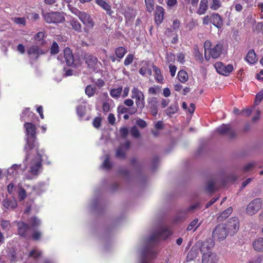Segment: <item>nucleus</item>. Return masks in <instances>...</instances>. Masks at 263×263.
<instances>
[{"label": "nucleus", "mask_w": 263, "mask_h": 263, "mask_svg": "<svg viewBox=\"0 0 263 263\" xmlns=\"http://www.w3.org/2000/svg\"><path fill=\"white\" fill-rule=\"evenodd\" d=\"M134 59V56L133 54H128L126 57V59L124 60V64L125 66H127L131 64Z\"/></svg>", "instance_id": "obj_50"}, {"label": "nucleus", "mask_w": 263, "mask_h": 263, "mask_svg": "<svg viewBox=\"0 0 263 263\" xmlns=\"http://www.w3.org/2000/svg\"><path fill=\"white\" fill-rule=\"evenodd\" d=\"M198 253V248L196 247L195 245L192 248L191 250L188 253L187 255V259L188 260H191L193 259L194 258H195L197 256Z\"/></svg>", "instance_id": "obj_29"}, {"label": "nucleus", "mask_w": 263, "mask_h": 263, "mask_svg": "<svg viewBox=\"0 0 263 263\" xmlns=\"http://www.w3.org/2000/svg\"><path fill=\"white\" fill-rule=\"evenodd\" d=\"M130 142L126 141L124 144H121L117 149L116 157L120 159H124L126 157V152L129 149Z\"/></svg>", "instance_id": "obj_14"}, {"label": "nucleus", "mask_w": 263, "mask_h": 263, "mask_svg": "<svg viewBox=\"0 0 263 263\" xmlns=\"http://www.w3.org/2000/svg\"><path fill=\"white\" fill-rule=\"evenodd\" d=\"M222 47L221 44H217L210 51L211 57L214 59L218 58L221 53Z\"/></svg>", "instance_id": "obj_20"}, {"label": "nucleus", "mask_w": 263, "mask_h": 263, "mask_svg": "<svg viewBox=\"0 0 263 263\" xmlns=\"http://www.w3.org/2000/svg\"><path fill=\"white\" fill-rule=\"evenodd\" d=\"M96 3L106 11V13L111 15L113 11L111 9V6L104 0H96Z\"/></svg>", "instance_id": "obj_21"}, {"label": "nucleus", "mask_w": 263, "mask_h": 263, "mask_svg": "<svg viewBox=\"0 0 263 263\" xmlns=\"http://www.w3.org/2000/svg\"><path fill=\"white\" fill-rule=\"evenodd\" d=\"M3 204L4 206L6 209H14L17 206V203L16 200L14 199H6L3 200Z\"/></svg>", "instance_id": "obj_22"}, {"label": "nucleus", "mask_w": 263, "mask_h": 263, "mask_svg": "<svg viewBox=\"0 0 263 263\" xmlns=\"http://www.w3.org/2000/svg\"><path fill=\"white\" fill-rule=\"evenodd\" d=\"M115 120L116 119L114 115L113 114H109L108 116V122L110 124L113 125L115 122Z\"/></svg>", "instance_id": "obj_61"}, {"label": "nucleus", "mask_w": 263, "mask_h": 263, "mask_svg": "<svg viewBox=\"0 0 263 263\" xmlns=\"http://www.w3.org/2000/svg\"><path fill=\"white\" fill-rule=\"evenodd\" d=\"M24 126L27 134L30 135L31 137H34L36 134L35 126L30 123H25Z\"/></svg>", "instance_id": "obj_27"}, {"label": "nucleus", "mask_w": 263, "mask_h": 263, "mask_svg": "<svg viewBox=\"0 0 263 263\" xmlns=\"http://www.w3.org/2000/svg\"><path fill=\"white\" fill-rule=\"evenodd\" d=\"M78 12L77 16L86 27L89 28H92L94 27L95 23L89 14L84 12Z\"/></svg>", "instance_id": "obj_9"}, {"label": "nucleus", "mask_w": 263, "mask_h": 263, "mask_svg": "<svg viewBox=\"0 0 263 263\" xmlns=\"http://www.w3.org/2000/svg\"><path fill=\"white\" fill-rule=\"evenodd\" d=\"M102 109L104 112H107L109 111L110 110V106H109V103L107 102H104L103 104Z\"/></svg>", "instance_id": "obj_64"}, {"label": "nucleus", "mask_w": 263, "mask_h": 263, "mask_svg": "<svg viewBox=\"0 0 263 263\" xmlns=\"http://www.w3.org/2000/svg\"><path fill=\"white\" fill-rule=\"evenodd\" d=\"M169 68L171 76L174 77L177 69L175 65H170Z\"/></svg>", "instance_id": "obj_62"}, {"label": "nucleus", "mask_w": 263, "mask_h": 263, "mask_svg": "<svg viewBox=\"0 0 263 263\" xmlns=\"http://www.w3.org/2000/svg\"><path fill=\"white\" fill-rule=\"evenodd\" d=\"M14 22L17 24H21L25 26L26 24V20L24 17L15 18Z\"/></svg>", "instance_id": "obj_54"}, {"label": "nucleus", "mask_w": 263, "mask_h": 263, "mask_svg": "<svg viewBox=\"0 0 263 263\" xmlns=\"http://www.w3.org/2000/svg\"><path fill=\"white\" fill-rule=\"evenodd\" d=\"M41 160L37 161L30 167V172L33 175H37L39 170L40 167H41Z\"/></svg>", "instance_id": "obj_31"}, {"label": "nucleus", "mask_w": 263, "mask_h": 263, "mask_svg": "<svg viewBox=\"0 0 263 263\" xmlns=\"http://www.w3.org/2000/svg\"><path fill=\"white\" fill-rule=\"evenodd\" d=\"M246 60L250 64H254L257 61L256 55L254 50L251 49L248 51Z\"/></svg>", "instance_id": "obj_25"}, {"label": "nucleus", "mask_w": 263, "mask_h": 263, "mask_svg": "<svg viewBox=\"0 0 263 263\" xmlns=\"http://www.w3.org/2000/svg\"><path fill=\"white\" fill-rule=\"evenodd\" d=\"M122 91V87H119L117 89H112L110 91V95L112 97H119Z\"/></svg>", "instance_id": "obj_41"}, {"label": "nucleus", "mask_w": 263, "mask_h": 263, "mask_svg": "<svg viewBox=\"0 0 263 263\" xmlns=\"http://www.w3.org/2000/svg\"><path fill=\"white\" fill-rule=\"evenodd\" d=\"M69 24L71 26L72 28L77 32H81L82 25L80 23L76 18H72L69 21Z\"/></svg>", "instance_id": "obj_24"}, {"label": "nucleus", "mask_w": 263, "mask_h": 263, "mask_svg": "<svg viewBox=\"0 0 263 263\" xmlns=\"http://www.w3.org/2000/svg\"><path fill=\"white\" fill-rule=\"evenodd\" d=\"M194 50L195 58L198 60L202 61V54L199 52V49L197 46L195 47Z\"/></svg>", "instance_id": "obj_49"}, {"label": "nucleus", "mask_w": 263, "mask_h": 263, "mask_svg": "<svg viewBox=\"0 0 263 263\" xmlns=\"http://www.w3.org/2000/svg\"><path fill=\"white\" fill-rule=\"evenodd\" d=\"M132 92V98L136 99V104L137 108L142 110L145 106L144 95L141 91L136 87L133 88Z\"/></svg>", "instance_id": "obj_6"}, {"label": "nucleus", "mask_w": 263, "mask_h": 263, "mask_svg": "<svg viewBox=\"0 0 263 263\" xmlns=\"http://www.w3.org/2000/svg\"><path fill=\"white\" fill-rule=\"evenodd\" d=\"M252 180V178H249L246 180L242 183L241 186L240 187V190H243L248 184H249L251 181Z\"/></svg>", "instance_id": "obj_63"}, {"label": "nucleus", "mask_w": 263, "mask_h": 263, "mask_svg": "<svg viewBox=\"0 0 263 263\" xmlns=\"http://www.w3.org/2000/svg\"><path fill=\"white\" fill-rule=\"evenodd\" d=\"M208 9V0H201L197 13L199 15L204 14Z\"/></svg>", "instance_id": "obj_26"}, {"label": "nucleus", "mask_w": 263, "mask_h": 263, "mask_svg": "<svg viewBox=\"0 0 263 263\" xmlns=\"http://www.w3.org/2000/svg\"><path fill=\"white\" fill-rule=\"evenodd\" d=\"M137 125L141 128H143L147 126V123L144 120L142 119H139L137 121Z\"/></svg>", "instance_id": "obj_58"}, {"label": "nucleus", "mask_w": 263, "mask_h": 263, "mask_svg": "<svg viewBox=\"0 0 263 263\" xmlns=\"http://www.w3.org/2000/svg\"><path fill=\"white\" fill-rule=\"evenodd\" d=\"M178 79L182 83H185L188 80L187 73L183 70H180L178 74Z\"/></svg>", "instance_id": "obj_32"}, {"label": "nucleus", "mask_w": 263, "mask_h": 263, "mask_svg": "<svg viewBox=\"0 0 263 263\" xmlns=\"http://www.w3.org/2000/svg\"><path fill=\"white\" fill-rule=\"evenodd\" d=\"M59 52V48L57 43L54 41L50 48V53L51 54H57Z\"/></svg>", "instance_id": "obj_42"}, {"label": "nucleus", "mask_w": 263, "mask_h": 263, "mask_svg": "<svg viewBox=\"0 0 263 263\" xmlns=\"http://www.w3.org/2000/svg\"><path fill=\"white\" fill-rule=\"evenodd\" d=\"M40 220L36 217H33L30 219V227L36 228L40 225Z\"/></svg>", "instance_id": "obj_39"}, {"label": "nucleus", "mask_w": 263, "mask_h": 263, "mask_svg": "<svg viewBox=\"0 0 263 263\" xmlns=\"http://www.w3.org/2000/svg\"><path fill=\"white\" fill-rule=\"evenodd\" d=\"M232 210H233L232 208L229 207L228 209H227L226 210L223 211L220 214V215L218 217V220L221 221H222V220L226 219L232 213Z\"/></svg>", "instance_id": "obj_28"}, {"label": "nucleus", "mask_w": 263, "mask_h": 263, "mask_svg": "<svg viewBox=\"0 0 263 263\" xmlns=\"http://www.w3.org/2000/svg\"><path fill=\"white\" fill-rule=\"evenodd\" d=\"M198 219H195L193 220L188 226L187 228V231H191L194 228H195L194 231L196 230V229L199 227L200 226V223H198Z\"/></svg>", "instance_id": "obj_37"}, {"label": "nucleus", "mask_w": 263, "mask_h": 263, "mask_svg": "<svg viewBox=\"0 0 263 263\" xmlns=\"http://www.w3.org/2000/svg\"><path fill=\"white\" fill-rule=\"evenodd\" d=\"M216 131L220 135L228 136L230 138H233L236 136V133L229 124L222 125L217 128Z\"/></svg>", "instance_id": "obj_10"}, {"label": "nucleus", "mask_w": 263, "mask_h": 263, "mask_svg": "<svg viewBox=\"0 0 263 263\" xmlns=\"http://www.w3.org/2000/svg\"><path fill=\"white\" fill-rule=\"evenodd\" d=\"M215 181L213 180H210L208 181L206 190L209 192H213L215 191Z\"/></svg>", "instance_id": "obj_34"}, {"label": "nucleus", "mask_w": 263, "mask_h": 263, "mask_svg": "<svg viewBox=\"0 0 263 263\" xmlns=\"http://www.w3.org/2000/svg\"><path fill=\"white\" fill-rule=\"evenodd\" d=\"M42 255V252L41 251H36L35 250H32L29 254V257H33L34 258H37L40 257Z\"/></svg>", "instance_id": "obj_48"}, {"label": "nucleus", "mask_w": 263, "mask_h": 263, "mask_svg": "<svg viewBox=\"0 0 263 263\" xmlns=\"http://www.w3.org/2000/svg\"><path fill=\"white\" fill-rule=\"evenodd\" d=\"M218 260L217 256L211 251L203 253L202 256V263H217Z\"/></svg>", "instance_id": "obj_13"}, {"label": "nucleus", "mask_w": 263, "mask_h": 263, "mask_svg": "<svg viewBox=\"0 0 263 263\" xmlns=\"http://www.w3.org/2000/svg\"><path fill=\"white\" fill-rule=\"evenodd\" d=\"M44 37V33L43 32H38L37 33H36L35 35V36L34 37V40L35 41H41L43 39Z\"/></svg>", "instance_id": "obj_56"}, {"label": "nucleus", "mask_w": 263, "mask_h": 263, "mask_svg": "<svg viewBox=\"0 0 263 263\" xmlns=\"http://www.w3.org/2000/svg\"><path fill=\"white\" fill-rule=\"evenodd\" d=\"M221 6V3L219 0H212V4L210 8L214 10H217Z\"/></svg>", "instance_id": "obj_45"}, {"label": "nucleus", "mask_w": 263, "mask_h": 263, "mask_svg": "<svg viewBox=\"0 0 263 263\" xmlns=\"http://www.w3.org/2000/svg\"><path fill=\"white\" fill-rule=\"evenodd\" d=\"M255 166V163L253 162H250L245 165L243 168L242 171L244 172H248L251 170Z\"/></svg>", "instance_id": "obj_46"}, {"label": "nucleus", "mask_w": 263, "mask_h": 263, "mask_svg": "<svg viewBox=\"0 0 263 263\" xmlns=\"http://www.w3.org/2000/svg\"><path fill=\"white\" fill-rule=\"evenodd\" d=\"M27 53L32 60L36 61L39 56L44 54L45 52L39 48L38 45H34L28 49Z\"/></svg>", "instance_id": "obj_11"}, {"label": "nucleus", "mask_w": 263, "mask_h": 263, "mask_svg": "<svg viewBox=\"0 0 263 263\" xmlns=\"http://www.w3.org/2000/svg\"><path fill=\"white\" fill-rule=\"evenodd\" d=\"M81 57H83V59L85 60V63L87 65L89 68H95L98 62L97 58L96 57L86 52H82L81 53Z\"/></svg>", "instance_id": "obj_12"}, {"label": "nucleus", "mask_w": 263, "mask_h": 263, "mask_svg": "<svg viewBox=\"0 0 263 263\" xmlns=\"http://www.w3.org/2000/svg\"><path fill=\"white\" fill-rule=\"evenodd\" d=\"M164 9L161 6H158L156 7L155 13V21L157 24H160L163 20Z\"/></svg>", "instance_id": "obj_19"}, {"label": "nucleus", "mask_w": 263, "mask_h": 263, "mask_svg": "<svg viewBox=\"0 0 263 263\" xmlns=\"http://www.w3.org/2000/svg\"><path fill=\"white\" fill-rule=\"evenodd\" d=\"M145 3L147 10L149 12H152L154 8L155 3L154 0H145Z\"/></svg>", "instance_id": "obj_38"}, {"label": "nucleus", "mask_w": 263, "mask_h": 263, "mask_svg": "<svg viewBox=\"0 0 263 263\" xmlns=\"http://www.w3.org/2000/svg\"><path fill=\"white\" fill-rule=\"evenodd\" d=\"M64 58L66 64L71 66L74 64V59L71 49L69 47H66L64 50Z\"/></svg>", "instance_id": "obj_16"}, {"label": "nucleus", "mask_w": 263, "mask_h": 263, "mask_svg": "<svg viewBox=\"0 0 263 263\" xmlns=\"http://www.w3.org/2000/svg\"><path fill=\"white\" fill-rule=\"evenodd\" d=\"M18 234L20 236L26 238L27 236V231L30 229V226L24 222L18 223Z\"/></svg>", "instance_id": "obj_17"}, {"label": "nucleus", "mask_w": 263, "mask_h": 263, "mask_svg": "<svg viewBox=\"0 0 263 263\" xmlns=\"http://www.w3.org/2000/svg\"><path fill=\"white\" fill-rule=\"evenodd\" d=\"M158 101L156 97L149 98L148 101V107L150 109L152 115L155 117L158 113Z\"/></svg>", "instance_id": "obj_15"}, {"label": "nucleus", "mask_w": 263, "mask_h": 263, "mask_svg": "<svg viewBox=\"0 0 263 263\" xmlns=\"http://www.w3.org/2000/svg\"><path fill=\"white\" fill-rule=\"evenodd\" d=\"M224 226H226L228 234L230 235H234L239 228L238 219L236 217H232L228 220Z\"/></svg>", "instance_id": "obj_4"}, {"label": "nucleus", "mask_w": 263, "mask_h": 263, "mask_svg": "<svg viewBox=\"0 0 263 263\" xmlns=\"http://www.w3.org/2000/svg\"><path fill=\"white\" fill-rule=\"evenodd\" d=\"M120 133L122 137L125 138L128 133V130L126 127H122L120 129Z\"/></svg>", "instance_id": "obj_55"}, {"label": "nucleus", "mask_w": 263, "mask_h": 263, "mask_svg": "<svg viewBox=\"0 0 263 263\" xmlns=\"http://www.w3.org/2000/svg\"><path fill=\"white\" fill-rule=\"evenodd\" d=\"M171 234L170 231L166 229L160 228L154 232L146 240L147 246L142 252L141 263H147L148 259L154 255L151 249L153 245L156 243L159 239L167 238Z\"/></svg>", "instance_id": "obj_1"}, {"label": "nucleus", "mask_w": 263, "mask_h": 263, "mask_svg": "<svg viewBox=\"0 0 263 263\" xmlns=\"http://www.w3.org/2000/svg\"><path fill=\"white\" fill-rule=\"evenodd\" d=\"M42 236V233L41 232L35 231H34L32 235V237L33 240H39Z\"/></svg>", "instance_id": "obj_52"}, {"label": "nucleus", "mask_w": 263, "mask_h": 263, "mask_svg": "<svg viewBox=\"0 0 263 263\" xmlns=\"http://www.w3.org/2000/svg\"><path fill=\"white\" fill-rule=\"evenodd\" d=\"M118 112L119 114H124L128 112L129 109L123 106H119L117 108Z\"/></svg>", "instance_id": "obj_59"}, {"label": "nucleus", "mask_w": 263, "mask_h": 263, "mask_svg": "<svg viewBox=\"0 0 263 263\" xmlns=\"http://www.w3.org/2000/svg\"><path fill=\"white\" fill-rule=\"evenodd\" d=\"M215 245V242L212 239H208L203 242L198 241L196 243V247L200 249V252L202 254L206 253L208 251H210V250Z\"/></svg>", "instance_id": "obj_7"}, {"label": "nucleus", "mask_w": 263, "mask_h": 263, "mask_svg": "<svg viewBox=\"0 0 263 263\" xmlns=\"http://www.w3.org/2000/svg\"><path fill=\"white\" fill-rule=\"evenodd\" d=\"M263 99V90L259 91L256 95L254 102V105H258Z\"/></svg>", "instance_id": "obj_40"}, {"label": "nucleus", "mask_w": 263, "mask_h": 263, "mask_svg": "<svg viewBox=\"0 0 263 263\" xmlns=\"http://www.w3.org/2000/svg\"><path fill=\"white\" fill-rule=\"evenodd\" d=\"M139 73L142 76H144L146 73L149 76H151L152 74V71L151 69L148 67H141L139 69Z\"/></svg>", "instance_id": "obj_43"}, {"label": "nucleus", "mask_w": 263, "mask_h": 263, "mask_svg": "<svg viewBox=\"0 0 263 263\" xmlns=\"http://www.w3.org/2000/svg\"><path fill=\"white\" fill-rule=\"evenodd\" d=\"M255 30L258 33L263 32V23H258L255 26Z\"/></svg>", "instance_id": "obj_60"}, {"label": "nucleus", "mask_w": 263, "mask_h": 263, "mask_svg": "<svg viewBox=\"0 0 263 263\" xmlns=\"http://www.w3.org/2000/svg\"><path fill=\"white\" fill-rule=\"evenodd\" d=\"M154 71H155L156 73V76L155 77L156 81L158 82L162 83L163 81V76L161 73V70L160 69L156 66L153 65L152 66Z\"/></svg>", "instance_id": "obj_30"}, {"label": "nucleus", "mask_w": 263, "mask_h": 263, "mask_svg": "<svg viewBox=\"0 0 263 263\" xmlns=\"http://www.w3.org/2000/svg\"><path fill=\"white\" fill-rule=\"evenodd\" d=\"M262 200L260 198H256L252 200L246 208V213L249 215H253L257 213L261 208Z\"/></svg>", "instance_id": "obj_3"}, {"label": "nucleus", "mask_w": 263, "mask_h": 263, "mask_svg": "<svg viewBox=\"0 0 263 263\" xmlns=\"http://www.w3.org/2000/svg\"><path fill=\"white\" fill-rule=\"evenodd\" d=\"M215 67L219 74L228 76L233 70V66L231 64L224 65L222 62H217L215 64Z\"/></svg>", "instance_id": "obj_8"}, {"label": "nucleus", "mask_w": 263, "mask_h": 263, "mask_svg": "<svg viewBox=\"0 0 263 263\" xmlns=\"http://www.w3.org/2000/svg\"><path fill=\"white\" fill-rule=\"evenodd\" d=\"M177 110L178 105L177 103H175L171 105L165 111L167 115L170 116L176 112Z\"/></svg>", "instance_id": "obj_33"}, {"label": "nucleus", "mask_w": 263, "mask_h": 263, "mask_svg": "<svg viewBox=\"0 0 263 263\" xmlns=\"http://www.w3.org/2000/svg\"><path fill=\"white\" fill-rule=\"evenodd\" d=\"M101 119L99 117H96L93 121V125L96 128H99L101 125Z\"/></svg>", "instance_id": "obj_53"}, {"label": "nucleus", "mask_w": 263, "mask_h": 263, "mask_svg": "<svg viewBox=\"0 0 263 263\" xmlns=\"http://www.w3.org/2000/svg\"><path fill=\"white\" fill-rule=\"evenodd\" d=\"M211 22L217 28H220L222 26V20L218 13H213L211 16Z\"/></svg>", "instance_id": "obj_18"}, {"label": "nucleus", "mask_w": 263, "mask_h": 263, "mask_svg": "<svg viewBox=\"0 0 263 263\" xmlns=\"http://www.w3.org/2000/svg\"><path fill=\"white\" fill-rule=\"evenodd\" d=\"M228 234L226 226L224 224H218L213 230L212 237L221 241L224 240Z\"/></svg>", "instance_id": "obj_5"}, {"label": "nucleus", "mask_w": 263, "mask_h": 263, "mask_svg": "<svg viewBox=\"0 0 263 263\" xmlns=\"http://www.w3.org/2000/svg\"><path fill=\"white\" fill-rule=\"evenodd\" d=\"M125 49L123 47H119L116 49L115 53L118 58L121 59L126 52Z\"/></svg>", "instance_id": "obj_36"}, {"label": "nucleus", "mask_w": 263, "mask_h": 263, "mask_svg": "<svg viewBox=\"0 0 263 263\" xmlns=\"http://www.w3.org/2000/svg\"><path fill=\"white\" fill-rule=\"evenodd\" d=\"M262 257L261 255H258L255 257L252 260L249 261V263H260L262 261Z\"/></svg>", "instance_id": "obj_57"}, {"label": "nucleus", "mask_w": 263, "mask_h": 263, "mask_svg": "<svg viewBox=\"0 0 263 263\" xmlns=\"http://www.w3.org/2000/svg\"><path fill=\"white\" fill-rule=\"evenodd\" d=\"M253 247L255 251L263 252V238L256 239L253 242Z\"/></svg>", "instance_id": "obj_23"}, {"label": "nucleus", "mask_w": 263, "mask_h": 263, "mask_svg": "<svg viewBox=\"0 0 263 263\" xmlns=\"http://www.w3.org/2000/svg\"><path fill=\"white\" fill-rule=\"evenodd\" d=\"M132 135L135 138H139L140 137V133L137 128L134 126L131 129Z\"/></svg>", "instance_id": "obj_51"}, {"label": "nucleus", "mask_w": 263, "mask_h": 263, "mask_svg": "<svg viewBox=\"0 0 263 263\" xmlns=\"http://www.w3.org/2000/svg\"><path fill=\"white\" fill-rule=\"evenodd\" d=\"M96 89L95 87L90 85H88L85 89V93L89 97H91L95 93Z\"/></svg>", "instance_id": "obj_35"}, {"label": "nucleus", "mask_w": 263, "mask_h": 263, "mask_svg": "<svg viewBox=\"0 0 263 263\" xmlns=\"http://www.w3.org/2000/svg\"><path fill=\"white\" fill-rule=\"evenodd\" d=\"M43 15L45 21L48 23H62L65 20L63 14L61 12H47Z\"/></svg>", "instance_id": "obj_2"}, {"label": "nucleus", "mask_w": 263, "mask_h": 263, "mask_svg": "<svg viewBox=\"0 0 263 263\" xmlns=\"http://www.w3.org/2000/svg\"><path fill=\"white\" fill-rule=\"evenodd\" d=\"M18 198L20 200H23L26 198V191L22 187H20L18 192Z\"/></svg>", "instance_id": "obj_44"}, {"label": "nucleus", "mask_w": 263, "mask_h": 263, "mask_svg": "<svg viewBox=\"0 0 263 263\" xmlns=\"http://www.w3.org/2000/svg\"><path fill=\"white\" fill-rule=\"evenodd\" d=\"M109 159V155H107L106 156V158L105 159V161H104V162L102 165V167H103L105 168H106V169H109L111 167V164L110 162Z\"/></svg>", "instance_id": "obj_47"}]
</instances>
